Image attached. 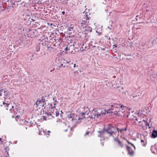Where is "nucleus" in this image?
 Here are the masks:
<instances>
[{
  "instance_id": "f257e3e1",
  "label": "nucleus",
  "mask_w": 157,
  "mask_h": 157,
  "mask_svg": "<svg viewBox=\"0 0 157 157\" xmlns=\"http://www.w3.org/2000/svg\"><path fill=\"white\" fill-rule=\"evenodd\" d=\"M4 98L2 104H1L0 106L7 110H9L12 113H14L15 112V109H17L16 104L14 103H13V105L12 103H10L11 100L10 98L7 97H4Z\"/></svg>"
},
{
  "instance_id": "f03ea898",
  "label": "nucleus",
  "mask_w": 157,
  "mask_h": 157,
  "mask_svg": "<svg viewBox=\"0 0 157 157\" xmlns=\"http://www.w3.org/2000/svg\"><path fill=\"white\" fill-rule=\"evenodd\" d=\"M120 105L117 104H114L113 105H111V108L106 110L107 113H113L114 114H117L118 116L121 115V114L119 113L121 110Z\"/></svg>"
},
{
  "instance_id": "7ed1b4c3",
  "label": "nucleus",
  "mask_w": 157,
  "mask_h": 157,
  "mask_svg": "<svg viewBox=\"0 0 157 157\" xmlns=\"http://www.w3.org/2000/svg\"><path fill=\"white\" fill-rule=\"evenodd\" d=\"M106 110H101L99 109L98 110L96 109H94L92 110L91 113V116L90 117L92 118H95L96 117L97 118H99L103 116V115L106 114Z\"/></svg>"
},
{
  "instance_id": "20e7f679",
  "label": "nucleus",
  "mask_w": 157,
  "mask_h": 157,
  "mask_svg": "<svg viewBox=\"0 0 157 157\" xmlns=\"http://www.w3.org/2000/svg\"><path fill=\"white\" fill-rule=\"evenodd\" d=\"M103 129L104 130V132L108 134L109 136L112 135L114 133V131L115 129V127L110 124L108 125L106 128H104Z\"/></svg>"
},
{
  "instance_id": "39448f33",
  "label": "nucleus",
  "mask_w": 157,
  "mask_h": 157,
  "mask_svg": "<svg viewBox=\"0 0 157 157\" xmlns=\"http://www.w3.org/2000/svg\"><path fill=\"white\" fill-rule=\"evenodd\" d=\"M68 118L73 123H80L81 121L79 122L80 118L79 116H78L75 113H71L68 116Z\"/></svg>"
},
{
  "instance_id": "423d86ee",
  "label": "nucleus",
  "mask_w": 157,
  "mask_h": 157,
  "mask_svg": "<svg viewBox=\"0 0 157 157\" xmlns=\"http://www.w3.org/2000/svg\"><path fill=\"white\" fill-rule=\"evenodd\" d=\"M90 18L88 17L87 13H85L84 15L82 17V22L81 23V25L83 27H85L86 26V25L88 23L89 21H87Z\"/></svg>"
},
{
  "instance_id": "0eeeda50",
  "label": "nucleus",
  "mask_w": 157,
  "mask_h": 157,
  "mask_svg": "<svg viewBox=\"0 0 157 157\" xmlns=\"http://www.w3.org/2000/svg\"><path fill=\"white\" fill-rule=\"evenodd\" d=\"M56 107L54 106L51 110V113L53 115V116H55L57 117H58L59 115V113L58 110L56 109Z\"/></svg>"
},
{
  "instance_id": "6e6552de",
  "label": "nucleus",
  "mask_w": 157,
  "mask_h": 157,
  "mask_svg": "<svg viewBox=\"0 0 157 157\" xmlns=\"http://www.w3.org/2000/svg\"><path fill=\"white\" fill-rule=\"evenodd\" d=\"M34 105H36L35 107L36 108H37L38 106L43 107L44 105V101L43 99L37 101Z\"/></svg>"
},
{
  "instance_id": "1a4fd4ad",
  "label": "nucleus",
  "mask_w": 157,
  "mask_h": 157,
  "mask_svg": "<svg viewBox=\"0 0 157 157\" xmlns=\"http://www.w3.org/2000/svg\"><path fill=\"white\" fill-rule=\"evenodd\" d=\"M48 39L46 38L45 39V40H42V43H41L40 44V47H41L42 46L44 47V48L47 45V44L48 43Z\"/></svg>"
},
{
  "instance_id": "9d476101",
  "label": "nucleus",
  "mask_w": 157,
  "mask_h": 157,
  "mask_svg": "<svg viewBox=\"0 0 157 157\" xmlns=\"http://www.w3.org/2000/svg\"><path fill=\"white\" fill-rule=\"evenodd\" d=\"M114 140L116 141L117 143V144L118 145L119 147L121 148H122L124 147V144L123 143L119 140V139L117 138H114Z\"/></svg>"
},
{
  "instance_id": "9b49d317",
  "label": "nucleus",
  "mask_w": 157,
  "mask_h": 157,
  "mask_svg": "<svg viewBox=\"0 0 157 157\" xmlns=\"http://www.w3.org/2000/svg\"><path fill=\"white\" fill-rule=\"evenodd\" d=\"M127 149L128 151V154L131 155H132L134 154V151L132 150L131 147L127 146Z\"/></svg>"
},
{
  "instance_id": "f8f14e48",
  "label": "nucleus",
  "mask_w": 157,
  "mask_h": 157,
  "mask_svg": "<svg viewBox=\"0 0 157 157\" xmlns=\"http://www.w3.org/2000/svg\"><path fill=\"white\" fill-rule=\"evenodd\" d=\"M75 64L71 62V61H69V64L68 65H67V67L72 68V67H75Z\"/></svg>"
},
{
  "instance_id": "ddd939ff",
  "label": "nucleus",
  "mask_w": 157,
  "mask_h": 157,
  "mask_svg": "<svg viewBox=\"0 0 157 157\" xmlns=\"http://www.w3.org/2000/svg\"><path fill=\"white\" fill-rule=\"evenodd\" d=\"M152 136L153 138H155L157 137V131L156 130H153L152 133Z\"/></svg>"
},
{
  "instance_id": "4468645a",
  "label": "nucleus",
  "mask_w": 157,
  "mask_h": 157,
  "mask_svg": "<svg viewBox=\"0 0 157 157\" xmlns=\"http://www.w3.org/2000/svg\"><path fill=\"white\" fill-rule=\"evenodd\" d=\"M85 114L86 113L84 112L80 113L79 116V117L80 118L79 121L84 119V118H85Z\"/></svg>"
},
{
  "instance_id": "2eb2a0df",
  "label": "nucleus",
  "mask_w": 157,
  "mask_h": 157,
  "mask_svg": "<svg viewBox=\"0 0 157 157\" xmlns=\"http://www.w3.org/2000/svg\"><path fill=\"white\" fill-rule=\"evenodd\" d=\"M62 59H56V63H57V65H59L61 63H63Z\"/></svg>"
},
{
  "instance_id": "dca6fc26",
  "label": "nucleus",
  "mask_w": 157,
  "mask_h": 157,
  "mask_svg": "<svg viewBox=\"0 0 157 157\" xmlns=\"http://www.w3.org/2000/svg\"><path fill=\"white\" fill-rule=\"evenodd\" d=\"M83 28H84V31H86L88 32H91L92 31V29L90 27H87V26L85 27H85H83Z\"/></svg>"
},
{
  "instance_id": "f3484780",
  "label": "nucleus",
  "mask_w": 157,
  "mask_h": 157,
  "mask_svg": "<svg viewBox=\"0 0 157 157\" xmlns=\"http://www.w3.org/2000/svg\"><path fill=\"white\" fill-rule=\"evenodd\" d=\"M62 61L63 63L64 64L63 67H65L66 65L67 66V65L69 64V62L65 60L62 59Z\"/></svg>"
},
{
  "instance_id": "a211bd4d",
  "label": "nucleus",
  "mask_w": 157,
  "mask_h": 157,
  "mask_svg": "<svg viewBox=\"0 0 157 157\" xmlns=\"http://www.w3.org/2000/svg\"><path fill=\"white\" fill-rule=\"evenodd\" d=\"M116 129L117 130V131L119 132H120L121 133L123 131H126L127 130V128H122L121 129H119L118 128H117Z\"/></svg>"
},
{
  "instance_id": "6ab92c4d",
  "label": "nucleus",
  "mask_w": 157,
  "mask_h": 157,
  "mask_svg": "<svg viewBox=\"0 0 157 157\" xmlns=\"http://www.w3.org/2000/svg\"><path fill=\"white\" fill-rule=\"evenodd\" d=\"M58 1H61L63 4H66L67 3V0H58Z\"/></svg>"
},
{
  "instance_id": "aec40b11",
  "label": "nucleus",
  "mask_w": 157,
  "mask_h": 157,
  "mask_svg": "<svg viewBox=\"0 0 157 157\" xmlns=\"http://www.w3.org/2000/svg\"><path fill=\"white\" fill-rule=\"evenodd\" d=\"M40 45L37 46L36 47V51L37 52H38L40 51Z\"/></svg>"
},
{
  "instance_id": "412c9836",
  "label": "nucleus",
  "mask_w": 157,
  "mask_h": 157,
  "mask_svg": "<svg viewBox=\"0 0 157 157\" xmlns=\"http://www.w3.org/2000/svg\"><path fill=\"white\" fill-rule=\"evenodd\" d=\"M63 65L64 64L63 63H61L59 65H57V67H59V68L61 67L62 66L63 67Z\"/></svg>"
},
{
  "instance_id": "4be33fe9",
  "label": "nucleus",
  "mask_w": 157,
  "mask_h": 157,
  "mask_svg": "<svg viewBox=\"0 0 157 157\" xmlns=\"http://www.w3.org/2000/svg\"><path fill=\"white\" fill-rule=\"evenodd\" d=\"M46 114H47V115L48 116H52V117H53V118H54V116H53V115L51 113V112L50 113H46Z\"/></svg>"
},
{
  "instance_id": "5701e85b",
  "label": "nucleus",
  "mask_w": 157,
  "mask_h": 157,
  "mask_svg": "<svg viewBox=\"0 0 157 157\" xmlns=\"http://www.w3.org/2000/svg\"><path fill=\"white\" fill-rule=\"evenodd\" d=\"M143 121H144L146 123L145 124L146 126H149V124L146 121H145V120H143Z\"/></svg>"
},
{
  "instance_id": "b1692460",
  "label": "nucleus",
  "mask_w": 157,
  "mask_h": 157,
  "mask_svg": "<svg viewBox=\"0 0 157 157\" xmlns=\"http://www.w3.org/2000/svg\"><path fill=\"white\" fill-rule=\"evenodd\" d=\"M4 10V7H0V13Z\"/></svg>"
},
{
  "instance_id": "393cba45",
  "label": "nucleus",
  "mask_w": 157,
  "mask_h": 157,
  "mask_svg": "<svg viewBox=\"0 0 157 157\" xmlns=\"http://www.w3.org/2000/svg\"><path fill=\"white\" fill-rule=\"evenodd\" d=\"M73 27H69V28L68 29L70 31H71L72 30H73Z\"/></svg>"
},
{
  "instance_id": "a878e982",
  "label": "nucleus",
  "mask_w": 157,
  "mask_h": 157,
  "mask_svg": "<svg viewBox=\"0 0 157 157\" xmlns=\"http://www.w3.org/2000/svg\"><path fill=\"white\" fill-rule=\"evenodd\" d=\"M123 90V88L122 87V88H121V89H119V90H120V91L123 94L124 93L122 90Z\"/></svg>"
},
{
  "instance_id": "bb28decb",
  "label": "nucleus",
  "mask_w": 157,
  "mask_h": 157,
  "mask_svg": "<svg viewBox=\"0 0 157 157\" xmlns=\"http://www.w3.org/2000/svg\"><path fill=\"white\" fill-rule=\"evenodd\" d=\"M43 119L44 120H46V118L44 116H43Z\"/></svg>"
},
{
  "instance_id": "cd10ccee",
  "label": "nucleus",
  "mask_w": 157,
  "mask_h": 157,
  "mask_svg": "<svg viewBox=\"0 0 157 157\" xmlns=\"http://www.w3.org/2000/svg\"><path fill=\"white\" fill-rule=\"evenodd\" d=\"M124 106L122 105H121V106L120 107V108H121V109L122 110V109H121V108H122L123 107H124Z\"/></svg>"
},
{
  "instance_id": "c85d7f7f",
  "label": "nucleus",
  "mask_w": 157,
  "mask_h": 157,
  "mask_svg": "<svg viewBox=\"0 0 157 157\" xmlns=\"http://www.w3.org/2000/svg\"><path fill=\"white\" fill-rule=\"evenodd\" d=\"M131 144L132 146H133L135 149V146L134 145V144L131 143V144Z\"/></svg>"
},
{
  "instance_id": "c756f323",
  "label": "nucleus",
  "mask_w": 157,
  "mask_h": 157,
  "mask_svg": "<svg viewBox=\"0 0 157 157\" xmlns=\"http://www.w3.org/2000/svg\"><path fill=\"white\" fill-rule=\"evenodd\" d=\"M89 133V132H86L85 134V136H86V135H88Z\"/></svg>"
},
{
  "instance_id": "7c9ffc66",
  "label": "nucleus",
  "mask_w": 157,
  "mask_h": 157,
  "mask_svg": "<svg viewBox=\"0 0 157 157\" xmlns=\"http://www.w3.org/2000/svg\"><path fill=\"white\" fill-rule=\"evenodd\" d=\"M78 73V71H75V75L76 74Z\"/></svg>"
},
{
  "instance_id": "2f4dec72",
  "label": "nucleus",
  "mask_w": 157,
  "mask_h": 157,
  "mask_svg": "<svg viewBox=\"0 0 157 157\" xmlns=\"http://www.w3.org/2000/svg\"><path fill=\"white\" fill-rule=\"evenodd\" d=\"M139 97V96L136 95L135 96H133V98H136V97Z\"/></svg>"
},
{
  "instance_id": "473e14b6",
  "label": "nucleus",
  "mask_w": 157,
  "mask_h": 157,
  "mask_svg": "<svg viewBox=\"0 0 157 157\" xmlns=\"http://www.w3.org/2000/svg\"><path fill=\"white\" fill-rule=\"evenodd\" d=\"M144 142V141L143 140H141V143H143Z\"/></svg>"
},
{
  "instance_id": "72a5a7b5",
  "label": "nucleus",
  "mask_w": 157,
  "mask_h": 157,
  "mask_svg": "<svg viewBox=\"0 0 157 157\" xmlns=\"http://www.w3.org/2000/svg\"><path fill=\"white\" fill-rule=\"evenodd\" d=\"M53 100L55 101V102H57V101L56 100H55V98H53Z\"/></svg>"
},
{
  "instance_id": "f704fd0d",
  "label": "nucleus",
  "mask_w": 157,
  "mask_h": 157,
  "mask_svg": "<svg viewBox=\"0 0 157 157\" xmlns=\"http://www.w3.org/2000/svg\"><path fill=\"white\" fill-rule=\"evenodd\" d=\"M46 136L47 137H48L50 136V135L49 134H48Z\"/></svg>"
},
{
  "instance_id": "c9c22d12",
  "label": "nucleus",
  "mask_w": 157,
  "mask_h": 157,
  "mask_svg": "<svg viewBox=\"0 0 157 157\" xmlns=\"http://www.w3.org/2000/svg\"><path fill=\"white\" fill-rule=\"evenodd\" d=\"M127 141L128 144H131V143H130L128 140H127Z\"/></svg>"
},
{
  "instance_id": "e433bc0d",
  "label": "nucleus",
  "mask_w": 157,
  "mask_h": 157,
  "mask_svg": "<svg viewBox=\"0 0 157 157\" xmlns=\"http://www.w3.org/2000/svg\"><path fill=\"white\" fill-rule=\"evenodd\" d=\"M54 70H55V69H53L52 70H51L50 71V72H52V71H54Z\"/></svg>"
},
{
  "instance_id": "4c0bfd02",
  "label": "nucleus",
  "mask_w": 157,
  "mask_h": 157,
  "mask_svg": "<svg viewBox=\"0 0 157 157\" xmlns=\"http://www.w3.org/2000/svg\"><path fill=\"white\" fill-rule=\"evenodd\" d=\"M142 145L143 146H145V144L144 143V144H142Z\"/></svg>"
},
{
  "instance_id": "58836bf2",
  "label": "nucleus",
  "mask_w": 157,
  "mask_h": 157,
  "mask_svg": "<svg viewBox=\"0 0 157 157\" xmlns=\"http://www.w3.org/2000/svg\"><path fill=\"white\" fill-rule=\"evenodd\" d=\"M113 46L115 47H117V45H114Z\"/></svg>"
},
{
  "instance_id": "ea45409f",
  "label": "nucleus",
  "mask_w": 157,
  "mask_h": 157,
  "mask_svg": "<svg viewBox=\"0 0 157 157\" xmlns=\"http://www.w3.org/2000/svg\"><path fill=\"white\" fill-rule=\"evenodd\" d=\"M102 132L101 131H99L98 132V133H101Z\"/></svg>"
},
{
  "instance_id": "a19ab883",
  "label": "nucleus",
  "mask_w": 157,
  "mask_h": 157,
  "mask_svg": "<svg viewBox=\"0 0 157 157\" xmlns=\"http://www.w3.org/2000/svg\"><path fill=\"white\" fill-rule=\"evenodd\" d=\"M67 47H66V48H65V50H67Z\"/></svg>"
},
{
  "instance_id": "79ce46f5",
  "label": "nucleus",
  "mask_w": 157,
  "mask_h": 157,
  "mask_svg": "<svg viewBox=\"0 0 157 157\" xmlns=\"http://www.w3.org/2000/svg\"><path fill=\"white\" fill-rule=\"evenodd\" d=\"M47 132H48V133H50V131H48Z\"/></svg>"
},
{
  "instance_id": "37998d69",
  "label": "nucleus",
  "mask_w": 157,
  "mask_h": 157,
  "mask_svg": "<svg viewBox=\"0 0 157 157\" xmlns=\"http://www.w3.org/2000/svg\"><path fill=\"white\" fill-rule=\"evenodd\" d=\"M64 13H65V12H63H63H62V13H63V14H64Z\"/></svg>"
},
{
  "instance_id": "c03bdc74",
  "label": "nucleus",
  "mask_w": 157,
  "mask_h": 157,
  "mask_svg": "<svg viewBox=\"0 0 157 157\" xmlns=\"http://www.w3.org/2000/svg\"><path fill=\"white\" fill-rule=\"evenodd\" d=\"M67 129H66V130H64V131H65V132H67Z\"/></svg>"
},
{
  "instance_id": "a18cd8bd",
  "label": "nucleus",
  "mask_w": 157,
  "mask_h": 157,
  "mask_svg": "<svg viewBox=\"0 0 157 157\" xmlns=\"http://www.w3.org/2000/svg\"><path fill=\"white\" fill-rule=\"evenodd\" d=\"M136 121H138V119H136Z\"/></svg>"
},
{
  "instance_id": "49530a36",
  "label": "nucleus",
  "mask_w": 157,
  "mask_h": 157,
  "mask_svg": "<svg viewBox=\"0 0 157 157\" xmlns=\"http://www.w3.org/2000/svg\"><path fill=\"white\" fill-rule=\"evenodd\" d=\"M3 143L2 141H1V144H3V143Z\"/></svg>"
},
{
  "instance_id": "de8ad7c7",
  "label": "nucleus",
  "mask_w": 157,
  "mask_h": 157,
  "mask_svg": "<svg viewBox=\"0 0 157 157\" xmlns=\"http://www.w3.org/2000/svg\"><path fill=\"white\" fill-rule=\"evenodd\" d=\"M102 49L103 50H105V49L104 48H103V49Z\"/></svg>"
},
{
  "instance_id": "09e8293b",
  "label": "nucleus",
  "mask_w": 157,
  "mask_h": 157,
  "mask_svg": "<svg viewBox=\"0 0 157 157\" xmlns=\"http://www.w3.org/2000/svg\"><path fill=\"white\" fill-rule=\"evenodd\" d=\"M54 105H56L55 103H54Z\"/></svg>"
},
{
  "instance_id": "8fccbe9b",
  "label": "nucleus",
  "mask_w": 157,
  "mask_h": 157,
  "mask_svg": "<svg viewBox=\"0 0 157 157\" xmlns=\"http://www.w3.org/2000/svg\"><path fill=\"white\" fill-rule=\"evenodd\" d=\"M47 47L48 48H49V47L48 46H47Z\"/></svg>"
},
{
  "instance_id": "3c124183",
  "label": "nucleus",
  "mask_w": 157,
  "mask_h": 157,
  "mask_svg": "<svg viewBox=\"0 0 157 157\" xmlns=\"http://www.w3.org/2000/svg\"><path fill=\"white\" fill-rule=\"evenodd\" d=\"M1 138H0V141H1Z\"/></svg>"
},
{
  "instance_id": "603ef678",
  "label": "nucleus",
  "mask_w": 157,
  "mask_h": 157,
  "mask_svg": "<svg viewBox=\"0 0 157 157\" xmlns=\"http://www.w3.org/2000/svg\"><path fill=\"white\" fill-rule=\"evenodd\" d=\"M12 117L13 118V116H12Z\"/></svg>"
},
{
  "instance_id": "864d4df0",
  "label": "nucleus",
  "mask_w": 157,
  "mask_h": 157,
  "mask_svg": "<svg viewBox=\"0 0 157 157\" xmlns=\"http://www.w3.org/2000/svg\"><path fill=\"white\" fill-rule=\"evenodd\" d=\"M139 123H140V122H141V121H139Z\"/></svg>"
},
{
  "instance_id": "5fc2aeb1",
  "label": "nucleus",
  "mask_w": 157,
  "mask_h": 157,
  "mask_svg": "<svg viewBox=\"0 0 157 157\" xmlns=\"http://www.w3.org/2000/svg\"><path fill=\"white\" fill-rule=\"evenodd\" d=\"M108 28H109L110 29V27H109V26H108Z\"/></svg>"
},
{
  "instance_id": "6e6d98bb",
  "label": "nucleus",
  "mask_w": 157,
  "mask_h": 157,
  "mask_svg": "<svg viewBox=\"0 0 157 157\" xmlns=\"http://www.w3.org/2000/svg\"><path fill=\"white\" fill-rule=\"evenodd\" d=\"M61 113H62V111H61Z\"/></svg>"
},
{
  "instance_id": "4d7b16f0",
  "label": "nucleus",
  "mask_w": 157,
  "mask_h": 157,
  "mask_svg": "<svg viewBox=\"0 0 157 157\" xmlns=\"http://www.w3.org/2000/svg\"><path fill=\"white\" fill-rule=\"evenodd\" d=\"M16 117H17V116H16Z\"/></svg>"
},
{
  "instance_id": "13d9d810",
  "label": "nucleus",
  "mask_w": 157,
  "mask_h": 157,
  "mask_svg": "<svg viewBox=\"0 0 157 157\" xmlns=\"http://www.w3.org/2000/svg\"><path fill=\"white\" fill-rule=\"evenodd\" d=\"M79 72H81V71H79Z\"/></svg>"
}]
</instances>
